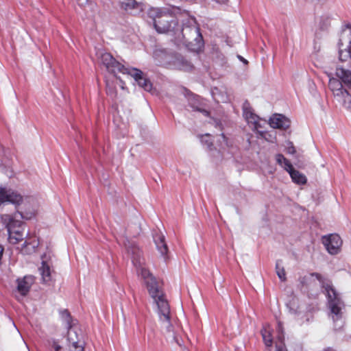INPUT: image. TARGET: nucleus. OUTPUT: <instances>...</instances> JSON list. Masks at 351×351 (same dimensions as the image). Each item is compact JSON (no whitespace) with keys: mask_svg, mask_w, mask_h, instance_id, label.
Instances as JSON below:
<instances>
[{"mask_svg":"<svg viewBox=\"0 0 351 351\" xmlns=\"http://www.w3.org/2000/svg\"><path fill=\"white\" fill-rule=\"evenodd\" d=\"M125 246L128 254L131 256L132 263L136 267L138 276H141L144 280L148 292L157 306L159 324L162 333L168 341L181 345L179 339L180 330L178 326L176 327L173 324L169 303L156 278L145 267V260L141 256V250L135 243H130L128 241V243H125Z\"/></svg>","mask_w":351,"mask_h":351,"instance_id":"1","label":"nucleus"},{"mask_svg":"<svg viewBox=\"0 0 351 351\" xmlns=\"http://www.w3.org/2000/svg\"><path fill=\"white\" fill-rule=\"evenodd\" d=\"M311 276L315 277L322 283L327 299L326 306L329 318L333 322L336 329L341 328L346 306L340 293L335 289L330 281L323 279L320 274L315 273Z\"/></svg>","mask_w":351,"mask_h":351,"instance_id":"2","label":"nucleus"},{"mask_svg":"<svg viewBox=\"0 0 351 351\" xmlns=\"http://www.w3.org/2000/svg\"><path fill=\"white\" fill-rule=\"evenodd\" d=\"M337 47L338 58L341 66L337 68L336 76L344 84L351 86V25L342 29Z\"/></svg>","mask_w":351,"mask_h":351,"instance_id":"3","label":"nucleus"},{"mask_svg":"<svg viewBox=\"0 0 351 351\" xmlns=\"http://www.w3.org/2000/svg\"><path fill=\"white\" fill-rule=\"evenodd\" d=\"M180 13L178 7L151 8L148 10V16L154 21L156 30L160 34L173 33L178 27Z\"/></svg>","mask_w":351,"mask_h":351,"instance_id":"4","label":"nucleus"},{"mask_svg":"<svg viewBox=\"0 0 351 351\" xmlns=\"http://www.w3.org/2000/svg\"><path fill=\"white\" fill-rule=\"evenodd\" d=\"M101 64L105 66L109 73L117 75L118 73L131 75L138 84L145 90L150 92L152 84L149 80L143 77V72L136 68H126L117 62L109 53H103L100 56Z\"/></svg>","mask_w":351,"mask_h":351,"instance_id":"5","label":"nucleus"},{"mask_svg":"<svg viewBox=\"0 0 351 351\" xmlns=\"http://www.w3.org/2000/svg\"><path fill=\"white\" fill-rule=\"evenodd\" d=\"M173 34L178 45H184L192 50H197L201 46L202 35L194 19H188L181 29L178 25Z\"/></svg>","mask_w":351,"mask_h":351,"instance_id":"6","label":"nucleus"},{"mask_svg":"<svg viewBox=\"0 0 351 351\" xmlns=\"http://www.w3.org/2000/svg\"><path fill=\"white\" fill-rule=\"evenodd\" d=\"M1 218L2 223L8 230L9 242L12 244H16L22 241L25 234V227L22 222L7 214L2 215Z\"/></svg>","mask_w":351,"mask_h":351,"instance_id":"7","label":"nucleus"},{"mask_svg":"<svg viewBox=\"0 0 351 351\" xmlns=\"http://www.w3.org/2000/svg\"><path fill=\"white\" fill-rule=\"evenodd\" d=\"M23 202V196L17 191L6 187L0 186V206L7 202L19 205Z\"/></svg>","mask_w":351,"mask_h":351,"instance_id":"8","label":"nucleus"},{"mask_svg":"<svg viewBox=\"0 0 351 351\" xmlns=\"http://www.w3.org/2000/svg\"><path fill=\"white\" fill-rule=\"evenodd\" d=\"M322 243L326 249L330 254H337L340 252L342 245V240L337 234H332L324 236L322 238Z\"/></svg>","mask_w":351,"mask_h":351,"instance_id":"9","label":"nucleus"},{"mask_svg":"<svg viewBox=\"0 0 351 351\" xmlns=\"http://www.w3.org/2000/svg\"><path fill=\"white\" fill-rule=\"evenodd\" d=\"M49 256L45 254L42 256L41 265L38 267V271L41 276V280L43 283L47 284L52 280L51 276V263Z\"/></svg>","mask_w":351,"mask_h":351,"instance_id":"10","label":"nucleus"},{"mask_svg":"<svg viewBox=\"0 0 351 351\" xmlns=\"http://www.w3.org/2000/svg\"><path fill=\"white\" fill-rule=\"evenodd\" d=\"M243 117L247 123L251 125L254 130H258L261 127L260 118L254 113L252 108L247 102L243 105Z\"/></svg>","mask_w":351,"mask_h":351,"instance_id":"11","label":"nucleus"},{"mask_svg":"<svg viewBox=\"0 0 351 351\" xmlns=\"http://www.w3.org/2000/svg\"><path fill=\"white\" fill-rule=\"evenodd\" d=\"M24 210L20 212L21 217L24 219H31L38 212V204L33 198H26Z\"/></svg>","mask_w":351,"mask_h":351,"instance_id":"12","label":"nucleus"},{"mask_svg":"<svg viewBox=\"0 0 351 351\" xmlns=\"http://www.w3.org/2000/svg\"><path fill=\"white\" fill-rule=\"evenodd\" d=\"M17 291L23 297L27 294L31 286L34 282V278L32 276H25L23 278L17 280Z\"/></svg>","mask_w":351,"mask_h":351,"instance_id":"13","label":"nucleus"},{"mask_svg":"<svg viewBox=\"0 0 351 351\" xmlns=\"http://www.w3.org/2000/svg\"><path fill=\"white\" fill-rule=\"evenodd\" d=\"M269 125L273 128L286 130L290 126V121L282 114H274L269 119Z\"/></svg>","mask_w":351,"mask_h":351,"instance_id":"14","label":"nucleus"},{"mask_svg":"<svg viewBox=\"0 0 351 351\" xmlns=\"http://www.w3.org/2000/svg\"><path fill=\"white\" fill-rule=\"evenodd\" d=\"M342 83L344 84L339 78L337 79L332 77L329 79L328 87L336 99L339 96H342V93L346 90L343 88Z\"/></svg>","mask_w":351,"mask_h":351,"instance_id":"15","label":"nucleus"},{"mask_svg":"<svg viewBox=\"0 0 351 351\" xmlns=\"http://www.w3.org/2000/svg\"><path fill=\"white\" fill-rule=\"evenodd\" d=\"M154 240L157 250L161 256H165L168 252L167 245L165 243V236L161 233H157L154 236Z\"/></svg>","mask_w":351,"mask_h":351,"instance_id":"16","label":"nucleus"},{"mask_svg":"<svg viewBox=\"0 0 351 351\" xmlns=\"http://www.w3.org/2000/svg\"><path fill=\"white\" fill-rule=\"evenodd\" d=\"M121 7L127 12H134L135 10H141V5L135 0H124L121 2Z\"/></svg>","mask_w":351,"mask_h":351,"instance_id":"17","label":"nucleus"},{"mask_svg":"<svg viewBox=\"0 0 351 351\" xmlns=\"http://www.w3.org/2000/svg\"><path fill=\"white\" fill-rule=\"evenodd\" d=\"M173 65L176 69L189 71L192 68L191 62L185 60L182 56H176L173 61Z\"/></svg>","mask_w":351,"mask_h":351,"instance_id":"18","label":"nucleus"},{"mask_svg":"<svg viewBox=\"0 0 351 351\" xmlns=\"http://www.w3.org/2000/svg\"><path fill=\"white\" fill-rule=\"evenodd\" d=\"M287 171L289 173L293 182L299 184L306 183V176L298 171L295 170L292 165L290 167V169H287Z\"/></svg>","mask_w":351,"mask_h":351,"instance_id":"19","label":"nucleus"},{"mask_svg":"<svg viewBox=\"0 0 351 351\" xmlns=\"http://www.w3.org/2000/svg\"><path fill=\"white\" fill-rule=\"evenodd\" d=\"M278 340L276 341V351H287L283 343L284 335L282 324L279 322L277 328Z\"/></svg>","mask_w":351,"mask_h":351,"instance_id":"20","label":"nucleus"},{"mask_svg":"<svg viewBox=\"0 0 351 351\" xmlns=\"http://www.w3.org/2000/svg\"><path fill=\"white\" fill-rule=\"evenodd\" d=\"M271 331V329L269 324L265 325L261 330L262 337L267 347H271L272 346L273 340Z\"/></svg>","mask_w":351,"mask_h":351,"instance_id":"21","label":"nucleus"},{"mask_svg":"<svg viewBox=\"0 0 351 351\" xmlns=\"http://www.w3.org/2000/svg\"><path fill=\"white\" fill-rule=\"evenodd\" d=\"M336 99L346 109L351 110V94L348 90H346L342 93V96L338 97Z\"/></svg>","mask_w":351,"mask_h":351,"instance_id":"22","label":"nucleus"},{"mask_svg":"<svg viewBox=\"0 0 351 351\" xmlns=\"http://www.w3.org/2000/svg\"><path fill=\"white\" fill-rule=\"evenodd\" d=\"M38 246V242L36 240L28 241L26 240L23 243L22 251L26 254H31L35 251Z\"/></svg>","mask_w":351,"mask_h":351,"instance_id":"23","label":"nucleus"},{"mask_svg":"<svg viewBox=\"0 0 351 351\" xmlns=\"http://www.w3.org/2000/svg\"><path fill=\"white\" fill-rule=\"evenodd\" d=\"M276 160L277 163L283 167L286 171L287 169H290V167L292 165L291 162L286 158H285L282 154H276Z\"/></svg>","mask_w":351,"mask_h":351,"instance_id":"24","label":"nucleus"},{"mask_svg":"<svg viewBox=\"0 0 351 351\" xmlns=\"http://www.w3.org/2000/svg\"><path fill=\"white\" fill-rule=\"evenodd\" d=\"M61 316H62V318L64 319V321L66 322V328L68 329H69V330L68 331V335H69L68 341H71L70 336H71V332H72V330H71V316H70V314H69V313L66 310H64V311L61 312Z\"/></svg>","mask_w":351,"mask_h":351,"instance_id":"25","label":"nucleus"},{"mask_svg":"<svg viewBox=\"0 0 351 351\" xmlns=\"http://www.w3.org/2000/svg\"><path fill=\"white\" fill-rule=\"evenodd\" d=\"M276 274L278 276V278L282 280V281H285L286 280V274H285V271L283 268V267H282L280 265V261H277L276 262Z\"/></svg>","mask_w":351,"mask_h":351,"instance_id":"26","label":"nucleus"},{"mask_svg":"<svg viewBox=\"0 0 351 351\" xmlns=\"http://www.w3.org/2000/svg\"><path fill=\"white\" fill-rule=\"evenodd\" d=\"M70 351H84V347L79 345L77 341H73L71 345L69 346Z\"/></svg>","mask_w":351,"mask_h":351,"instance_id":"27","label":"nucleus"},{"mask_svg":"<svg viewBox=\"0 0 351 351\" xmlns=\"http://www.w3.org/2000/svg\"><path fill=\"white\" fill-rule=\"evenodd\" d=\"M218 141L220 142L221 147L222 149H224L225 147L229 146V144H228V139H227V138L225 136V135L223 134H220L219 138Z\"/></svg>","mask_w":351,"mask_h":351,"instance_id":"28","label":"nucleus"},{"mask_svg":"<svg viewBox=\"0 0 351 351\" xmlns=\"http://www.w3.org/2000/svg\"><path fill=\"white\" fill-rule=\"evenodd\" d=\"M287 152L290 154H293L295 152V149L291 141H287L285 145Z\"/></svg>","mask_w":351,"mask_h":351,"instance_id":"29","label":"nucleus"},{"mask_svg":"<svg viewBox=\"0 0 351 351\" xmlns=\"http://www.w3.org/2000/svg\"><path fill=\"white\" fill-rule=\"evenodd\" d=\"M160 56H161L162 58L165 57L166 58L167 55L162 51H156L154 52V57L155 58V59H156L159 63H162V62L160 60H159Z\"/></svg>","mask_w":351,"mask_h":351,"instance_id":"30","label":"nucleus"},{"mask_svg":"<svg viewBox=\"0 0 351 351\" xmlns=\"http://www.w3.org/2000/svg\"><path fill=\"white\" fill-rule=\"evenodd\" d=\"M202 142L206 144L208 147H210L212 145V141L210 139V136L208 134H206L205 136H203L201 139Z\"/></svg>","mask_w":351,"mask_h":351,"instance_id":"31","label":"nucleus"},{"mask_svg":"<svg viewBox=\"0 0 351 351\" xmlns=\"http://www.w3.org/2000/svg\"><path fill=\"white\" fill-rule=\"evenodd\" d=\"M51 346L55 351H60L62 349L61 346L59 344L57 340L53 339L51 341Z\"/></svg>","mask_w":351,"mask_h":351,"instance_id":"32","label":"nucleus"},{"mask_svg":"<svg viewBox=\"0 0 351 351\" xmlns=\"http://www.w3.org/2000/svg\"><path fill=\"white\" fill-rule=\"evenodd\" d=\"M197 110L200 111L205 117H208L209 116L208 111H207L206 110H200V109H197Z\"/></svg>","mask_w":351,"mask_h":351,"instance_id":"33","label":"nucleus"},{"mask_svg":"<svg viewBox=\"0 0 351 351\" xmlns=\"http://www.w3.org/2000/svg\"><path fill=\"white\" fill-rule=\"evenodd\" d=\"M77 1L78 2V4L82 6V5L86 4L88 0H77Z\"/></svg>","mask_w":351,"mask_h":351,"instance_id":"34","label":"nucleus"},{"mask_svg":"<svg viewBox=\"0 0 351 351\" xmlns=\"http://www.w3.org/2000/svg\"><path fill=\"white\" fill-rule=\"evenodd\" d=\"M330 23V21H329V19L328 18H326V23L323 25V26L322 27H326Z\"/></svg>","mask_w":351,"mask_h":351,"instance_id":"35","label":"nucleus"},{"mask_svg":"<svg viewBox=\"0 0 351 351\" xmlns=\"http://www.w3.org/2000/svg\"><path fill=\"white\" fill-rule=\"evenodd\" d=\"M238 58L239 59L242 61L244 64H247V61L243 58V57H241V56H238Z\"/></svg>","mask_w":351,"mask_h":351,"instance_id":"36","label":"nucleus"},{"mask_svg":"<svg viewBox=\"0 0 351 351\" xmlns=\"http://www.w3.org/2000/svg\"><path fill=\"white\" fill-rule=\"evenodd\" d=\"M214 1H216L217 3H221V4H224L228 1V0H214Z\"/></svg>","mask_w":351,"mask_h":351,"instance_id":"37","label":"nucleus"},{"mask_svg":"<svg viewBox=\"0 0 351 351\" xmlns=\"http://www.w3.org/2000/svg\"><path fill=\"white\" fill-rule=\"evenodd\" d=\"M213 95H214L215 99L217 100L218 102H219L220 101L216 97L215 93L214 92H213Z\"/></svg>","mask_w":351,"mask_h":351,"instance_id":"38","label":"nucleus"},{"mask_svg":"<svg viewBox=\"0 0 351 351\" xmlns=\"http://www.w3.org/2000/svg\"><path fill=\"white\" fill-rule=\"evenodd\" d=\"M221 101L224 102V101H226V99H222Z\"/></svg>","mask_w":351,"mask_h":351,"instance_id":"39","label":"nucleus"},{"mask_svg":"<svg viewBox=\"0 0 351 351\" xmlns=\"http://www.w3.org/2000/svg\"><path fill=\"white\" fill-rule=\"evenodd\" d=\"M16 297L17 298V300H20V298L18 295H16Z\"/></svg>","mask_w":351,"mask_h":351,"instance_id":"40","label":"nucleus"},{"mask_svg":"<svg viewBox=\"0 0 351 351\" xmlns=\"http://www.w3.org/2000/svg\"><path fill=\"white\" fill-rule=\"evenodd\" d=\"M83 0H81L80 2H82Z\"/></svg>","mask_w":351,"mask_h":351,"instance_id":"41","label":"nucleus"}]
</instances>
